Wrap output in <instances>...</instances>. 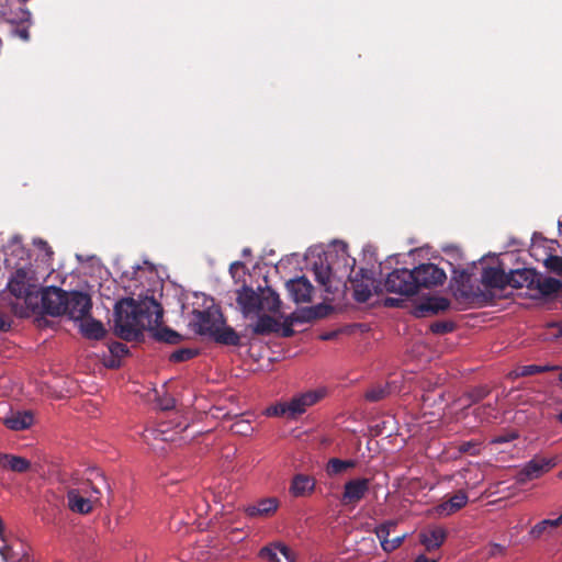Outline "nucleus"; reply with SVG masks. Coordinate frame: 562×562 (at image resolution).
Segmentation results:
<instances>
[{
	"mask_svg": "<svg viewBox=\"0 0 562 562\" xmlns=\"http://www.w3.org/2000/svg\"><path fill=\"white\" fill-rule=\"evenodd\" d=\"M162 322V308L154 300L125 297L114 306L115 334L126 341H138L145 330H154Z\"/></svg>",
	"mask_w": 562,
	"mask_h": 562,
	"instance_id": "obj_1",
	"label": "nucleus"
},
{
	"mask_svg": "<svg viewBox=\"0 0 562 562\" xmlns=\"http://www.w3.org/2000/svg\"><path fill=\"white\" fill-rule=\"evenodd\" d=\"M189 326L195 334L206 336L216 344L224 346H240V336L226 325L225 318L217 308L193 310Z\"/></svg>",
	"mask_w": 562,
	"mask_h": 562,
	"instance_id": "obj_2",
	"label": "nucleus"
},
{
	"mask_svg": "<svg viewBox=\"0 0 562 562\" xmlns=\"http://www.w3.org/2000/svg\"><path fill=\"white\" fill-rule=\"evenodd\" d=\"M472 277L473 273L469 269H453L450 282L453 296L471 304L486 305L492 302V293L474 284Z\"/></svg>",
	"mask_w": 562,
	"mask_h": 562,
	"instance_id": "obj_3",
	"label": "nucleus"
},
{
	"mask_svg": "<svg viewBox=\"0 0 562 562\" xmlns=\"http://www.w3.org/2000/svg\"><path fill=\"white\" fill-rule=\"evenodd\" d=\"M7 288L14 297L24 300L27 310L31 312L38 310V289L32 269H16L9 279Z\"/></svg>",
	"mask_w": 562,
	"mask_h": 562,
	"instance_id": "obj_4",
	"label": "nucleus"
},
{
	"mask_svg": "<svg viewBox=\"0 0 562 562\" xmlns=\"http://www.w3.org/2000/svg\"><path fill=\"white\" fill-rule=\"evenodd\" d=\"M325 396L324 390H311L292 396L289 401H284L268 408V414L273 416H285L288 418H296L306 412V409L319 402Z\"/></svg>",
	"mask_w": 562,
	"mask_h": 562,
	"instance_id": "obj_5",
	"label": "nucleus"
},
{
	"mask_svg": "<svg viewBox=\"0 0 562 562\" xmlns=\"http://www.w3.org/2000/svg\"><path fill=\"white\" fill-rule=\"evenodd\" d=\"M101 494L100 484L88 480L80 487L67 492L68 508L74 513L87 515L92 512L93 503L100 499Z\"/></svg>",
	"mask_w": 562,
	"mask_h": 562,
	"instance_id": "obj_6",
	"label": "nucleus"
},
{
	"mask_svg": "<svg viewBox=\"0 0 562 562\" xmlns=\"http://www.w3.org/2000/svg\"><path fill=\"white\" fill-rule=\"evenodd\" d=\"M349 282L353 291L352 296L359 303L369 301L373 292L376 294L383 292L382 282L375 280L374 272L371 269L351 270Z\"/></svg>",
	"mask_w": 562,
	"mask_h": 562,
	"instance_id": "obj_7",
	"label": "nucleus"
},
{
	"mask_svg": "<svg viewBox=\"0 0 562 562\" xmlns=\"http://www.w3.org/2000/svg\"><path fill=\"white\" fill-rule=\"evenodd\" d=\"M416 279L413 269H395L390 272L382 282L383 291L395 293L403 296H412L417 294Z\"/></svg>",
	"mask_w": 562,
	"mask_h": 562,
	"instance_id": "obj_8",
	"label": "nucleus"
},
{
	"mask_svg": "<svg viewBox=\"0 0 562 562\" xmlns=\"http://www.w3.org/2000/svg\"><path fill=\"white\" fill-rule=\"evenodd\" d=\"M557 464L558 457H544L536 454L517 472L516 482L518 484H526L529 481L540 479L542 475L555 468Z\"/></svg>",
	"mask_w": 562,
	"mask_h": 562,
	"instance_id": "obj_9",
	"label": "nucleus"
},
{
	"mask_svg": "<svg viewBox=\"0 0 562 562\" xmlns=\"http://www.w3.org/2000/svg\"><path fill=\"white\" fill-rule=\"evenodd\" d=\"M413 272L416 279L417 292L423 288L430 289L442 285L447 279L445 270L431 262L418 265L413 269Z\"/></svg>",
	"mask_w": 562,
	"mask_h": 562,
	"instance_id": "obj_10",
	"label": "nucleus"
},
{
	"mask_svg": "<svg viewBox=\"0 0 562 562\" xmlns=\"http://www.w3.org/2000/svg\"><path fill=\"white\" fill-rule=\"evenodd\" d=\"M67 292L57 286L44 288L38 297L42 312L50 316H60L65 313Z\"/></svg>",
	"mask_w": 562,
	"mask_h": 562,
	"instance_id": "obj_11",
	"label": "nucleus"
},
{
	"mask_svg": "<svg viewBox=\"0 0 562 562\" xmlns=\"http://www.w3.org/2000/svg\"><path fill=\"white\" fill-rule=\"evenodd\" d=\"M91 307L92 302L89 294L79 291L67 292L63 315L75 321L83 319L90 314Z\"/></svg>",
	"mask_w": 562,
	"mask_h": 562,
	"instance_id": "obj_12",
	"label": "nucleus"
},
{
	"mask_svg": "<svg viewBox=\"0 0 562 562\" xmlns=\"http://www.w3.org/2000/svg\"><path fill=\"white\" fill-rule=\"evenodd\" d=\"M370 490V480L367 477H357L347 481L344 484V492L340 496V503L344 506L355 507L361 502Z\"/></svg>",
	"mask_w": 562,
	"mask_h": 562,
	"instance_id": "obj_13",
	"label": "nucleus"
},
{
	"mask_svg": "<svg viewBox=\"0 0 562 562\" xmlns=\"http://www.w3.org/2000/svg\"><path fill=\"white\" fill-rule=\"evenodd\" d=\"M313 271L316 281L326 292L334 294L339 290L341 280L336 279V274L329 263L325 265L323 261L319 263L315 262Z\"/></svg>",
	"mask_w": 562,
	"mask_h": 562,
	"instance_id": "obj_14",
	"label": "nucleus"
},
{
	"mask_svg": "<svg viewBox=\"0 0 562 562\" xmlns=\"http://www.w3.org/2000/svg\"><path fill=\"white\" fill-rule=\"evenodd\" d=\"M285 285L290 297L295 303H308L312 301L314 288L306 277L289 280Z\"/></svg>",
	"mask_w": 562,
	"mask_h": 562,
	"instance_id": "obj_15",
	"label": "nucleus"
},
{
	"mask_svg": "<svg viewBox=\"0 0 562 562\" xmlns=\"http://www.w3.org/2000/svg\"><path fill=\"white\" fill-rule=\"evenodd\" d=\"M481 283L487 289H505L510 281H508V273L501 267H485L481 273Z\"/></svg>",
	"mask_w": 562,
	"mask_h": 562,
	"instance_id": "obj_16",
	"label": "nucleus"
},
{
	"mask_svg": "<svg viewBox=\"0 0 562 562\" xmlns=\"http://www.w3.org/2000/svg\"><path fill=\"white\" fill-rule=\"evenodd\" d=\"M236 301L245 315L260 311V293L256 292L250 286L244 285L238 290Z\"/></svg>",
	"mask_w": 562,
	"mask_h": 562,
	"instance_id": "obj_17",
	"label": "nucleus"
},
{
	"mask_svg": "<svg viewBox=\"0 0 562 562\" xmlns=\"http://www.w3.org/2000/svg\"><path fill=\"white\" fill-rule=\"evenodd\" d=\"M3 425L14 431L25 430L34 423V415L31 411L10 412L2 419Z\"/></svg>",
	"mask_w": 562,
	"mask_h": 562,
	"instance_id": "obj_18",
	"label": "nucleus"
},
{
	"mask_svg": "<svg viewBox=\"0 0 562 562\" xmlns=\"http://www.w3.org/2000/svg\"><path fill=\"white\" fill-rule=\"evenodd\" d=\"M447 538L445 528L435 526L423 530L419 533V541L427 551H434L442 546Z\"/></svg>",
	"mask_w": 562,
	"mask_h": 562,
	"instance_id": "obj_19",
	"label": "nucleus"
},
{
	"mask_svg": "<svg viewBox=\"0 0 562 562\" xmlns=\"http://www.w3.org/2000/svg\"><path fill=\"white\" fill-rule=\"evenodd\" d=\"M532 286V291H537L532 297H547L562 290V281L538 273Z\"/></svg>",
	"mask_w": 562,
	"mask_h": 562,
	"instance_id": "obj_20",
	"label": "nucleus"
},
{
	"mask_svg": "<svg viewBox=\"0 0 562 562\" xmlns=\"http://www.w3.org/2000/svg\"><path fill=\"white\" fill-rule=\"evenodd\" d=\"M537 276L538 272L535 269L530 268L512 270L508 273V281H510L508 285L515 289H520L525 286L529 290H533L532 285L535 283Z\"/></svg>",
	"mask_w": 562,
	"mask_h": 562,
	"instance_id": "obj_21",
	"label": "nucleus"
},
{
	"mask_svg": "<svg viewBox=\"0 0 562 562\" xmlns=\"http://www.w3.org/2000/svg\"><path fill=\"white\" fill-rule=\"evenodd\" d=\"M469 498L464 491L460 490L457 493H454L452 496H450L446 502L439 504L436 507V513L439 516H450L461 508H463Z\"/></svg>",
	"mask_w": 562,
	"mask_h": 562,
	"instance_id": "obj_22",
	"label": "nucleus"
},
{
	"mask_svg": "<svg viewBox=\"0 0 562 562\" xmlns=\"http://www.w3.org/2000/svg\"><path fill=\"white\" fill-rule=\"evenodd\" d=\"M450 301L443 296L429 297L426 302L419 304L416 308V316L423 317L426 313L437 314L448 310Z\"/></svg>",
	"mask_w": 562,
	"mask_h": 562,
	"instance_id": "obj_23",
	"label": "nucleus"
},
{
	"mask_svg": "<svg viewBox=\"0 0 562 562\" xmlns=\"http://www.w3.org/2000/svg\"><path fill=\"white\" fill-rule=\"evenodd\" d=\"M254 335L265 336L280 330V324L270 315H260L254 325L248 326Z\"/></svg>",
	"mask_w": 562,
	"mask_h": 562,
	"instance_id": "obj_24",
	"label": "nucleus"
},
{
	"mask_svg": "<svg viewBox=\"0 0 562 562\" xmlns=\"http://www.w3.org/2000/svg\"><path fill=\"white\" fill-rule=\"evenodd\" d=\"M0 465L16 473H25L30 470L31 462L23 457L0 453Z\"/></svg>",
	"mask_w": 562,
	"mask_h": 562,
	"instance_id": "obj_25",
	"label": "nucleus"
},
{
	"mask_svg": "<svg viewBox=\"0 0 562 562\" xmlns=\"http://www.w3.org/2000/svg\"><path fill=\"white\" fill-rule=\"evenodd\" d=\"M278 508V501L274 497L263 498L259 501L256 505L248 506L246 508V514L249 517L257 516H270Z\"/></svg>",
	"mask_w": 562,
	"mask_h": 562,
	"instance_id": "obj_26",
	"label": "nucleus"
},
{
	"mask_svg": "<svg viewBox=\"0 0 562 562\" xmlns=\"http://www.w3.org/2000/svg\"><path fill=\"white\" fill-rule=\"evenodd\" d=\"M315 481L308 475L297 474L293 477L291 483V493L294 496H304L306 493L314 491Z\"/></svg>",
	"mask_w": 562,
	"mask_h": 562,
	"instance_id": "obj_27",
	"label": "nucleus"
},
{
	"mask_svg": "<svg viewBox=\"0 0 562 562\" xmlns=\"http://www.w3.org/2000/svg\"><path fill=\"white\" fill-rule=\"evenodd\" d=\"M260 290V311L267 310L269 312H277L280 308L281 300L279 297V294L273 291L271 288L261 289Z\"/></svg>",
	"mask_w": 562,
	"mask_h": 562,
	"instance_id": "obj_28",
	"label": "nucleus"
},
{
	"mask_svg": "<svg viewBox=\"0 0 562 562\" xmlns=\"http://www.w3.org/2000/svg\"><path fill=\"white\" fill-rule=\"evenodd\" d=\"M81 333L89 339H102L105 336V328L100 321L89 319L80 325Z\"/></svg>",
	"mask_w": 562,
	"mask_h": 562,
	"instance_id": "obj_29",
	"label": "nucleus"
},
{
	"mask_svg": "<svg viewBox=\"0 0 562 562\" xmlns=\"http://www.w3.org/2000/svg\"><path fill=\"white\" fill-rule=\"evenodd\" d=\"M559 367L557 366H537V364H528L517 368L516 370L512 371L509 375L514 379L521 378V376H530L538 373H544L549 371L558 370Z\"/></svg>",
	"mask_w": 562,
	"mask_h": 562,
	"instance_id": "obj_30",
	"label": "nucleus"
},
{
	"mask_svg": "<svg viewBox=\"0 0 562 562\" xmlns=\"http://www.w3.org/2000/svg\"><path fill=\"white\" fill-rule=\"evenodd\" d=\"M357 462L355 460H341L338 458H331L326 464V473L329 476H336L348 469L355 468Z\"/></svg>",
	"mask_w": 562,
	"mask_h": 562,
	"instance_id": "obj_31",
	"label": "nucleus"
},
{
	"mask_svg": "<svg viewBox=\"0 0 562 562\" xmlns=\"http://www.w3.org/2000/svg\"><path fill=\"white\" fill-rule=\"evenodd\" d=\"M109 351L112 358L106 366L109 368H117L120 366V359L128 353V348L123 342L113 341L109 345Z\"/></svg>",
	"mask_w": 562,
	"mask_h": 562,
	"instance_id": "obj_32",
	"label": "nucleus"
},
{
	"mask_svg": "<svg viewBox=\"0 0 562 562\" xmlns=\"http://www.w3.org/2000/svg\"><path fill=\"white\" fill-rule=\"evenodd\" d=\"M154 330V338L158 341L176 345L182 340V336L169 327H162Z\"/></svg>",
	"mask_w": 562,
	"mask_h": 562,
	"instance_id": "obj_33",
	"label": "nucleus"
},
{
	"mask_svg": "<svg viewBox=\"0 0 562 562\" xmlns=\"http://www.w3.org/2000/svg\"><path fill=\"white\" fill-rule=\"evenodd\" d=\"M389 394H390V390L386 385H384V386L375 385L366 392L364 398L368 402L375 403V402H380V401L384 400Z\"/></svg>",
	"mask_w": 562,
	"mask_h": 562,
	"instance_id": "obj_34",
	"label": "nucleus"
},
{
	"mask_svg": "<svg viewBox=\"0 0 562 562\" xmlns=\"http://www.w3.org/2000/svg\"><path fill=\"white\" fill-rule=\"evenodd\" d=\"M198 355H199V351L196 349H193V348H181V349H178V350L173 351L169 356V360L171 362H176V363L177 362H184V361L193 359Z\"/></svg>",
	"mask_w": 562,
	"mask_h": 562,
	"instance_id": "obj_35",
	"label": "nucleus"
},
{
	"mask_svg": "<svg viewBox=\"0 0 562 562\" xmlns=\"http://www.w3.org/2000/svg\"><path fill=\"white\" fill-rule=\"evenodd\" d=\"M490 392H491V390L485 385H481V386H476V387L472 389L470 392H468L464 395V398L469 400L468 406H470L472 404H476L480 401L484 400L490 394Z\"/></svg>",
	"mask_w": 562,
	"mask_h": 562,
	"instance_id": "obj_36",
	"label": "nucleus"
},
{
	"mask_svg": "<svg viewBox=\"0 0 562 562\" xmlns=\"http://www.w3.org/2000/svg\"><path fill=\"white\" fill-rule=\"evenodd\" d=\"M456 324L451 321H437L430 325V331L436 335H445L453 331Z\"/></svg>",
	"mask_w": 562,
	"mask_h": 562,
	"instance_id": "obj_37",
	"label": "nucleus"
},
{
	"mask_svg": "<svg viewBox=\"0 0 562 562\" xmlns=\"http://www.w3.org/2000/svg\"><path fill=\"white\" fill-rule=\"evenodd\" d=\"M395 526H396L395 521L387 520V521L379 525L378 527H375L374 532H375L378 539L380 540L381 544H382V541L389 540L391 529L394 528Z\"/></svg>",
	"mask_w": 562,
	"mask_h": 562,
	"instance_id": "obj_38",
	"label": "nucleus"
},
{
	"mask_svg": "<svg viewBox=\"0 0 562 562\" xmlns=\"http://www.w3.org/2000/svg\"><path fill=\"white\" fill-rule=\"evenodd\" d=\"M278 551L279 550L277 548V543H272L261 548L259 551V557L261 559L268 560L269 562H281L277 554Z\"/></svg>",
	"mask_w": 562,
	"mask_h": 562,
	"instance_id": "obj_39",
	"label": "nucleus"
},
{
	"mask_svg": "<svg viewBox=\"0 0 562 562\" xmlns=\"http://www.w3.org/2000/svg\"><path fill=\"white\" fill-rule=\"evenodd\" d=\"M544 266L550 271L562 276V257L551 255L546 259Z\"/></svg>",
	"mask_w": 562,
	"mask_h": 562,
	"instance_id": "obj_40",
	"label": "nucleus"
},
{
	"mask_svg": "<svg viewBox=\"0 0 562 562\" xmlns=\"http://www.w3.org/2000/svg\"><path fill=\"white\" fill-rule=\"evenodd\" d=\"M405 536H398L393 539H389L386 541H382V549L386 553H391L396 550L404 541Z\"/></svg>",
	"mask_w": 562,
	"mask_h": 562,
	"instance_id": "obj_41",
	"label": "nucleus"
},
{
	"mask_svg": "<svg viewBox=\"0 0 562 562\" xmlns=\"http://www.w3.org/2000/svg\"><path fill=\"white\" fill-rule=\"evenodd\" d=\"M294 321H300V318L299 317L290 316V317H288L284 321L282 326H280L281 336L282 337L289 338V337H292L294 335V333H295L294 329H293V322Z\"/></svg>",
	"mask_w": 562,
	"mask_h": 562,
	"instance_id": "obj_42",
	"label": "nucleus"
},
{
	"mask_svg": "<svg viewBox=\"0 0 562 562\" xmlns=\"http://www.w3.org/2000/svg\"><path fill=\"white\" fill-rule=\"evenodd\" d=\"M459 451L461 453H469L471 456H475L479 453L477 443L474 441H464L459 446Z\"/></svg>",
	"mask_w": 562,
	"mask_h": 562,
	"instance_id": "obj_43",
	"label": "nucleus"
},
{
	"mask_svg": "<svg viewBox=\"0 0 562 562\" xmlns=\"http://www.w3.org/2000/svg\"><path fill=\"white\" fill-rule=\"evenodd\" d=\"M34 245L42 251L45 252L47 260H50L54 251L52 247L48 245V243L42 238L34 239Z\"/></svg>",
	"mask_w": 562,
	"mask_h": 562,
	"instance_id": "obj_44",
	"label": "nucleus"
},
{
	"mask_svg": "<svg viewBox=\"0 0 562 562\" xmlns=\"http://www.w3.org/2000/svg\"><path fill=\"white\" fill-rule=\"evenodd\" d=\"M277 548L279 552L289 561V562H295L296 555L293 553V551L285 544L281 542H277Z\"/></svg>",
	"mask_w": 562,
	"mask_h": 562,
	"instance_id": "obj_45",
	"label": "nucleus"
},
{
	"mask_svg": "<svg viewBox=\"0 0 562 562\" xmlns=\"http://www.w3.org/2000/svg\"><path fill=\"white\" fill-rule=\"evenodd\" d=\"M487 557L494 558L497 555H505L506 554V547L499 544V543H492L487 549Z\"/></svg>",
	"mask_w": 562,
	"mask_h": 562,
	"instance_id": "obj_46",
	"label": "nucleus"
},
{
	"mask_svg": "<svg viewBox=\"0 0 562 562\" xmlns=\"http://www.w3.org/2000/svg\"><path fill=\"white\" fill-rule=\"evenodd\" d=\"M548 521H546V519L541 520L540 522H538L537 525H535L531 530H530V535L533 537V538H539L540 536H542L544 533V531L548 529Z\"/></svg>",
	"mask_w": 562,
	"mask_h": 562,
	"instance_id": "obj_47",
	"label": "nucleus"
},
{
	"mask_svg": "<svg viewBox=\"0 0 562 562\" xmlns=\"http://www.w3.org/2000/svg\"><path fill=\"white\" fill-rule=\"evenodd\" d=\"M0 555L3 562H12L14 558L12 548L8 544L0 547Z\"/></svg>",
	"mask_w": 562,
	"mask_h": 562,
	"instance_id": "obj_48",
	"label": "nucleus"
},
{
	"mask_svg": "<svg viewBox=\"0 0 562 562\" xmlns=\"http://www.w3.org/2000/svg\"><path fill=\"white\" fill-rule=\"evenodd\" d=\"M516 438H518V435L516 432H510V434H508L506 436H498V437H496L493 440V442H495V443H504V442L513 441Z\"/></svg>",
	"mask_w": 562,
	"mask_h": 562,
	"instance_id": "obj_49",
	"label": "nucleus"
},
{
	"mask_svg": "<svg viewBox=\"0 0 562 562\" xmlns=\"http://www.w3.org/2000/svg\"><path fill=\"white\" fill-rule=\"evenodd\" d=\"M402 300L395 297H386L384 300V305L387 307H398L401 306Z\"/></svg>",
	"mask_w": 562,
	"mask_h": 562,
	"instance_id": "obj_50",
	"label": "nucleus"
},
{
	"mask_svg": "<svg viewBox=\"0 0 562 562\" xmlns=\"http://www.w3.org/2000/svg\"><path fill=\"white\" fill-rule=\"evenodd\" d=\"M176 406V401L173 398H167L161 403V408L165 411L172 409Z\"/></svg>",
	"mask_w": 562,
	"mask_h": 562,
	"instance_id": "obj_51",
	"label": "nucleus"
},
{
	"mask_svg": "<svg viewBox=\"0 0 562 562\" xmlns=\"http://www.w3.org/2000/svg\"><path fill=\"white\" fill-rule=\"evenodd\" d=\"M10 328V323L0 314V330L7 331Z\"/></svg>",
	"mask_w": 562,
	"mask_h": 562,
	"instance_id": "obj_52",
	"label": "nucleus"
},
{
	"mask_svg": "<svg viewBox=\"0 0 562 562\" xmlns=\"http://www.w3.org/2000/svg\"><path fill=\"white\" fill-rule=\"evenodd\" d=\"M546 521H548V528L551 527V528H555L558 526H560L562 524V520H561V515L557 518V519H546Z\"/></svg>",
	"mask_w": 562,
	"mask_h": 562,
	"instance_id": "obj_53",
	"label": "nucleus"
},
{
	"mask_svg": "<svg viewBox=\"0 0 562 562\" xmlns=\"http://www.w3.org/2000/svg\"><path fill=\"white\" fill-rule=\"evenodd\" d=\"M95 479L99 480V483L104 488L110 490V485L108 484L106 479H105V476L103 474L98 473Z\"/></svg>",
	"mask_w": 562,
	"mask_h": 562,
	"instance_id": "obj_54",
	"label": "nucleus"
},
{
	"mask_svg": "<svg viewBox=\"0 0 562 562\" xmlns=\"http://www.w3.org/2000/svg\"><path fill=\"white\" fill-rule=\"evenodd\" d=\"M487 408H492V405H491V404H488V405L480 406V407L475 408L474 414H475L476 416H481V414L485 413V411H486Z\"/></svg>",
	"mask_w": 562,
	"mask_h": 562,
	"instance_id": "obj_55",
	"label": "nucleus"
},
{
	"mask_svg": "<svg viewBox=\"0 0 562 562\" xmlns=\"http://www.w3.org/2000/svg\"><path fill=\"white\" fill-rule=\"evenodd\" d=\"M414 562H437L435 559H428L424 554L416 558Z\"/></svg>",
	"mask_w": 562,
	"mask_h": 562,
	"instance_id": "obj_56",
	"label": "nucleus"
},
{
	"mask_svg": "<svg viewBox=\"0 0 562 562\" xmlns=\"http://www.w3.org/2000/svg\"><path fill=\"white\" fill-rule=\"evenodd\" d=\"M330 337H331V335H330V334H327V335L322 336V339L327 340V339H329Z\"/></svg>",
	"mask_w": 562,
	"mask_h": 562,
	"instance_id": "obj_57",
	"label": "nucleus"
},
{
	"mask_svg": "<svg viewBox=\"0 0 562 562\" xmlns=\"http://www.w3.org/2000/svg\"><path fill=\"white\" fill-rule=\"evenodd\" d=\"M558 420L562 424V411L560 412V414L557 416Z\"/></svg>",
	"mask_w": 562,
	"mask_h": 562,
	"instance_id": "obj_58",
	"label": "nucleus"
},
{
	"mask_svg": "<svg viewBox=\"0 0 562 562\" xmlns=\"http://www.w3.org/2000/svg\"><path fill=\"white\" fill-rule=\"evenodd\" d=\"M235 266H241V263L240 262H233L231 268H234Z\"/></svg>",
	"mask_w": 562,
	"mask_h": 562,
	"instance_id": "obj_59",
	"label": "nucleus"
},
{
	"mask_svg": "<svg viewBox=\"0 0 562 562\" xmlns=\"http://www.w3.org/2000/svg\"><path fill=\"white\" fill-rule=\"evenodd\" d=\"M558 477L562 480V470L558 473Z\"/></svg>",
	"mask_w": 562,
	"mask_h": 562,
	"instance_id": "obj_60",
	"label": "nucleus"
},
{
	"mask_svg": "<svg viewBox=\"0 0 562 562\" xmlns=\"http://www.w3.org/2000/svg\"><path fill=\"white\" fill-rule=\"evenodd\" d=\"M317 316H319V315H318V314H316V313H314V315H313V316H310V317H308V319H310V318L317 317Z\"/></svg>",
	"mask_w": 562,
	"mask_h": 562,
	"instance_id": "obj_61",
	"label": "nucleus"
},
{
	"mask_svg": "<svg viewBox=\"0 0 562 562\" xmlns=\"http://www.w3.org/2000/svg\"><path fill=\"white\" fill-rule=\"evenodd\" d=\"M559 380H560V382H562V372L559 375Z\"/></svg>",
	"mask_w": 562,
	"mask_h": 562,
	"instance_id": "obj_62",
	"label": "nucleus"
},
{
	"mask_svg": "<svg viewBox=\"0 0 562 562\" xmlns=\"http://www.w3.org/2000/svg\"><path fill=\"white\" fill-rule=\"evenodd\" d=\"M561 520H562V513H561Z\"/></svg>",
	"mask_w": 562,
	"mask_h": 562,
	"instance_id": "obj_63",
	"label": "nucleus"
}]
</instances>
